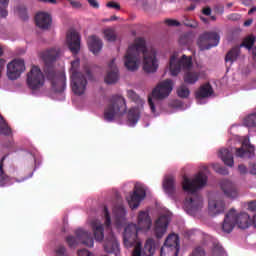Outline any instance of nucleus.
Returning a JSON list of instances; mask_svg holds the SVG:
<instances>
[{"label":"nucleus","instance_id":"603ef678","mask_svg":"<svg viewBox=\"0 0 256 256\" xmlns=\"http://www.w3.org/2000/svg\"><path fill=\"white\" fill-rule=\"evenodd\" d=\"M88 3L93 9H99V2L97 0H88Z\"/></svg>","mask_w":256,"mask_h":256},{"label":"nucleus","instance_id":"1a4fd4ad","mask_svg":"<svg viewBox=\"0 0 256 256\" xmlns=\"http://www.w3.org/2000/svg\"><path fill=\"white\" fill-rule=\"evenodd\" d=\"M75 236H68L66 238V243L69 245L71 248L77 247L79 243H82V245H85L86 247H93L95 245V241L93 240V236H91V233L83 230V229H78L75 231Z\"/></svg>","mask_w":256,"mask_h":256},{"label":"nucleus","instance_id":"9d476101","mask_svg":"<svg viewBox=\"0 0 256 256\" xmlns=\"http://www.w3.org/2000/svg\"><path fill=\"white\" fill-rule=\"evenodd\" d=\"M26 83L31 91H39L45 85V76L38 66H32L31 70L27 73Z\"/></svg>","mask_w":256,"mask_h":256},{"label":"nucleus","instance_id":"4be33fe9","mask_svg":"<svg viewBox=\"0 0 256 256\" xmlns=\"http://www.w3.org/2000/svg\"><path fill=\"white\" fill-rule=\"evenodd\" d=\"M235 223L238 225L239 229H249L253 225V220L249 214L243 212L237 215L235 212Z\"/></svg>","mask_w":256,"mask_h":256},{"label":"nucleus","instance_id":"e2e57ef3","mask_svg":"<svg viewBox=\"0 0 256 256\" xmlns=\"http://www.w3.org/2000/svg\"><path fill=\"white\" fill-rule=\"evenodd\" d=\"M252 23H253V20H252V19L246 20V21L244 22V27H249V26L252 25Z\"/></svg>","mask_w":256,"mask_h":256},{"label":"nucleus","instance_id":"aec40b11","mask_svg":"<svg viewBox=\"0 0 256 256\" xmlns=\"http://www.w3.org/2000/svg\"><path fill=\"white\" fill-rule=\"evenodd\" d=\"M235 209H231L224 218L223 224H222V230L224 233H231L233 229H235Z\"/></svg>","mask_w":256,"mask_h":256},{"label":"nucleus","instance_id":"412c9836","mask_svg":"<svg viewBox=\"0 0 256 256\" xmlns=\"http://www.w3.org/2000/svg\"><path fill=\"white\" fill-rule=\"evenodd\" d=\"M220 187L226 197H229L231 199H235V197H237V187H235V184H233V182L227 179L222 180L220 182Z\"/></svg>","mask_w":256,"mask_h":256},{"label":"nucleus","instance_id":"a211bd4d","mask_svg":"<svg viewBox=\"0 0 256 256\" xmlns=\"http://www.w3.org/2000/svg\"><path fill=\"white\" fill-rule=\"evenodd\" d=\"M236 157H253L255 155V146L251 144L249 138H245L242 141V146L236 148Z\"/></svg>","mask_w":256,"mask_h":256},{"label":"nucleus","instance_id":"c756f323","mask_svg":"<svg viewBox=\"0 0 256 256\" xmlns=\"http://www.w3.org/2000/svg\"><path fill=\"white\" fill-rule=\"evenodd\" d=\"M0 135H4V137H11V135H13V130L11 129V127H9V124L7 123L5 118H3L1 115H0Z\"/></svg>","mask_w":256,"mask_h":256},{"label":"nucleus","instance_id":"79ce46f5","mask_svg":"<svg viewBox=\"0 0 256 256\" xmlns=\"http://www.w3.org/2000/svg\"><path fill=\"white\" fill-rule=\"evenodd\" d=\"M104 217H105V225L106 227H111V215H109V208H107V206H104Z\"/></svg>","mask_w":256,"mask_h":256},{"label":"nucleus","instance_id":"052dcab7","mask_svg":"<svg viewBox=\"0 0 256 256\" xmlns=\"http://www.w3.org/2000/svg\"><path fill=\"white\" fill-rule=\"evenodd\" d=\"M3 67H5V60L0 59V78H1V73L3 72Z\"/></svg>","mask_w":256,"mask_h":256},{"label":"nucleus","instance_id":"a878e982","mask_svg":"<svg viewBox=\"0 0 256 256\" xmlns=\"http://www.w3.org/2000/svg\"><path fill=\"white\" fill-rule=\"evenodd\" d=\"M213 95V87L210 83H206L200 86V88L196 91L195 97L196 99H207V97H211Z\"/></svg>","mask_w":256,"mask_h":256},{"label":"nucleus","instance_id":"f704fd0d","mask_svg":"<svg viewBox=\"0 0 256 256\" xmlns=\"http://www.w3.org/2000/svg\"><path fill=\"white\" fill-rule=\"evenodd\" d=\"M256 37L255 35L251 34L248 35L243 39V42L240 44V47H245V49H248V51H251L253 49V45H255Z\"/></svg>","mask_w":256,"mask_h":256},{"label":"nucleus","instance_id":"bb28decb","mask_svg":"<svg viewBox=\"0 0 256 256\" xmlns=\"http://www.w3.org/2000/svg\"><path fill=\"white\" fill-rule=\"evenodd\" d=\"M163 189L169 197H173L175 195V177L167 176L163 181Z\"/></svg>","mask_w":256,"mask_h":256},{"label":"nucleus","instance_id":"c85d7f7f","mask_svg":"<svg viewBox=\"0 0 256 256\" xmlns=\"http://www.w3.org/2000/svg\"><path fill=\"white\" fill-rule=\"evenodd\" d=\"M239 53H241V48L239 46H235L231 50L228 51L225 57V62L230 63V65H233L235 61H237V58L239 57Z\"/></svg>","mask_w":256,"mask_h":256},{"label":"nucleus","instance_id":"72a5a7b5","mask_svg":"<svg viewBox=\"0 0 256 256\" xmlns=\"http://www.w3.org/2000/svg\"><path fill=\"white\" fill-rule=\"evenodd\" d=\"M5 159H7V156H3L0 160V187H5V185L9 183V176L3 171V163L5 162Z\"/></svg>","mask_w":256,"mask_h":256},{"label":"nucleus","instance_id":"2f4dec72","mask_svg":"<svg viewBox=\"0 0 256 256\" xmlns=\"http://www.w3.org/2000/svg\"><path fill=\"white\" fill-rule=\"evenodd\" d=\"M141 117V112L139 111V108H131L128 111V122L130 125H135Z\"/></svg>","mask_w":256,"mask_h":256},{"label":"nucleus","instance_id":"13d9d810","mask_svg":"<svg viewBox=\"0 0 256 256\" xmlns=\"http://www.w3.org/2000/svg\"><path fill=\"white\" fill-rule=\"evenodd\" d=\"M202 13H203L204 15H206L207 17H209V15H211V8H209V7L204 8V9L202 10Z\"/></svg>","mask_w":256,"mask_h":256},{"label":"nucleus","instance_id":"393cba45","mask_svg":"<svg viewBox=\"0 0 256 256\" xmlns=\"http://www.w3.org/2000/svg\"><path fill=\"white\" fill-rule=\"evenodd\" d=\"M88 47L94 55H97L103 49V41L98 36L92 35L88 37Z\"/></svg>","mask_w":256,"mask_h":256},{"label":"nucleus","instance_id":"cd10ccee","mask_svg":"<svg viewBox=\"0 0 256 256\" xmlns=\"http://www.w3.org/2000/svg\"><path fill=\"white\" fill-rule=\"evenodd\" d=\"M92 229H93V233L96 241H103V239H105L103 224L93 222Z\"/></svg>","mask_w":256,"mask_h":256},{"label":"nucleus","instance_id":"473e14b6","mask_svg":"<svg viewBox=\"0 0 256 256\" xmlns=\"http://www.w3.org/2000/svg\"><path fill=\"white\" fill-rule=\"evenodd\" d=\"M104 249L106 253H117L119 251V242L117 241V238H115V236H112V241L107 242L104 245Z\"/></svg>","mask_w":256,"mask_h":256},{"label":"nucleus","instance_id":"3c124183","mask_svg":"<svg viewBox=\"0 0 256 256\" xmlns=\"http://www.w3.org/2000/svg\"><path fill=\"white\" fill-rule=\"evenodd\" d=\"M65 251V246H58V248L56 249V255L63 256L65 255Z\"/></svg>","mask_w":256,"mask_h":256},{"label":"nucleus","instance_id":"69168bd1","mask_svg":"<svg viewBox=\"0 0 256 256\" xmlns=\"http://www.w3.org/2000/svg\"><path fill=\"white\" fill-rule=\"evenodd\" d=\"M197 6L195 4H191L188 8H187V11H195V8Z\"/></svg>","mask_w":256,"mask_h":256},{"label":"nucleus","instance_id":"6ab92c4d","mask_svg":"<svg viewBox=\"0 0 256 256\" xmlns=\"http://www.w3.org/2000/svg\"><path fill=\"white\" fill-rule=\"evenodd\" d=\"M35 23L39 27V29H49L51 27V23H53V19L51 15L47 12H39L35 16Z\"/></svg>","mask_w":256,"mask_h":256},{"label":"nucleus","instance_id":"9b49d317","mask_svg":"<svg viewBox=\"0 0 256 256\" xmlns=\"http://www.w3.org/2000/svg\"><path fill=\"white\" fill-rule=\"evenodd\" d=\"M219 41H221V36L217 32H204L199 36L197 45L200 51H209V49L217 47Z\"/></svg>","mask_w":256,"mask_h":256},{"label":"nucleus","instance_id":"7ed1b4c3","mask_svg":"<svg viewBox=\"0 0 256 256\" xmlns=\"http://www.w3.org/2000/svg\"><path fill=\"white\" fill-rule=\"evenodd\" d=\"M207 185V175L199 172L193 180L187 176L183 177L182 188L183 191L191 195L187 197L184 202V209L188 215H195L197 211L203 208V198L197 194L199 189H203Z\"/></svg>","mask_w":256,"mask_h":256},{"label":"nucleus","instance_id":"a19ab883","mask_svg":"<svg viewBox=\"0 0 256 256\" xmlns=\"http://www.w3.org/2000/svg\"><path fill=\"white\" fill-rule=\"evenodd\" d=\"M214 170L216 173H219V175H229V170L219 164L214 165Z\"/></svg>","mask_w":256,"mask_h":256},{"label":"nucleus","instance_id":"f3484780","mask_svg":"<svg viewBox=\"0 0 256 256\" xmlns=\"http://www.w3.org/2000/svg\"><path fill=\"white\" fill-rule=\"evenodd\" d=\"M108 72L104 78V81L107 85H115L119 81V69L117 64H115V59H112L108 64Z\"/></svg>","mask_w":256,"mask_h":256},{"label":"nucleus","instance_id":"c9c22d12","mask_svg":"<svg viewBox=\"0 0 256 256\" xmlns=\"http://www.w3.org/2000/svg\"><path fill=\"white\" fill-rule=\"evenodd\" d=\"M7 7H9V0H0V18L5 19L9 12L7 11Z\"/></svg>","mask_w":256,"mask_h":256},{"label":"nucleus","instance_id":"423d86ee","mask_svg":"<svg viewBox=\"0 0 256 256\" xmlns=\"http://www.w3.org/2000/svg\"><path fill=\"white\" fill-rule=\"evenodd\" d=\"M124 113H127V103L123 96H112L110 103L104 110V119L111 123L115 117H121Z\"/></svg>","mask_w":256,"mask_h":256},{"label":"nucleus","instance_id":"49530a36","mask_svg":"<svg viewBox=\"0 0 256 256\" xmlns=\"http://www.w3.org/2000/svg\"><path fill=\"white\" fill-rule=\"evenodd\" d=\"M106 7H109V9H116V11H119L121 9V5L115 1H110L106 4Z\"/></svg>","mask_w":256,"mask_h":256},{"label":"nucleus","instance_id":"09e8293b","mask_svg":"<svg viewBox=\"0 0 256 256\" xmlns=\"http://www.w3.org/2000/svg\"><path fill=\"white\" fill-rule=\"evenodd\" d=\"M148 104H149V107L151 109V112L155 113V111H156L155 103L153 102V98L151 96L148 97Z\"/></svg>","mask_w":256,"mask_h":256},{"label":"nucleus","instance_id":"b1692460","mask_svg":"<svg viewBox=\"0 0 256 256\" xmlns=\"http://www.w3.org/2000/svg\"><path fill=\"white\" fill-rule=\"evenodd\" d=\"M218 157L222 159L223 163L226 164L227 167H233V165H235V160H233V148L220 149Z\"/></svg>","mask_w":256,"mask_h":256},{"label":"nucleus","instance_id":"dca6fc26","mask_svg":"<svg viewBox=\"0 0 256 256\" xmlns=\"http://www.w3.org/2000/svg\"><path fill=\"white\" fill-rule=\"evenodd\" d=\"M147 196L145 189L141 187H135L133 193L128 198V205L132 209H137L141 205V201Z\"/></svg>","mask_w":256,"mask_h":256},{"label":"nucleus","instance_id":"de8ad7c7","mask_svg":"<svg viewBox=\"0 0 256 256\" xmlns=\"http://www.w3.org/2000/svg\"><path fill=\"white\" fill-rule=\"evenodd\" d=\"M183 25H185V27H191L192 29H195L197 27V22L193 20L185 19L183 21Z\"/></svg>","mask_w":256,"mask_h":256},{"label":"nucleus","instance_id":"f257e3e1","mask_svg":"<svg viewBox=\"0 0 256 256\" xmlns=\"http://www.w3.org/2000/svg\"><path fill=\"white\" fill-rule=\"evenodd\" d=\"M153 221L149 212L140 211L137 217V224H128L123 233V243L126 247H134L132 256H153L155 253V240L148 238L142 249L141 242L138 239L139 229L141 231H149Z\"/></svg>","mask_w":256,"mask_h":256},{"label":"nucleus","instance_id":"bf43d9fd","mask_svg":"<svg viewBox=\"0 0 256 256\" xmlns=\"http://www.w3.org/2000/svg\"><path fill=\"white\" fill-rule=\"evenodd\" d=\"M70 4L72 5V7H74L75 9H79L81 7V3L77 2V1H70Z\"/></svg>","mask_w":256,"mask_h":256},{"label":"nucleus","instance_id":"37998d69","mask_svg":"<svg viewBox=\"0 0 256 256\" xmlns=\"http://www.w3.org/2000/svg\"><path fill=\"white\" fill-rule=\"evenodd\" d=\"M190 256H207L205 254V249H203V247H196L192 253L190 254Z\"/></svg>","mask_w":256,"mask_h":256},{"label":"nucleus","instance_id":"4468645a","mask_svg":"<svg viewBox=\"0 0 256 256\" xmlns=\"http://www.w3.org/2000/svg\"><path fill=\"white\" fill-rule=\"evenodd\" d=\"M66 43L71 53L77 55L81 50V35H79V32L75 30L68 32L66 35Z\"/></svg>","mask_w":256,"mask_h":256},{"label":"nucleus","instance_id":"f03ea898","mask_svg":"<svg viewBox=\"0 0 256 256\" xmlns=\"http://www.w3.org/2000/svg\"><path fill=\"white\" fill-rule=\"evenodd\" d=\"M143 60V69L146 73H155L159 69L157 53L147 50V42L143 38H136L134 44L128 47L124 56V65L128 71H137L139 61Z\"/></svg>","mask_w":256,"mask_h":256},{"label":"nucleus","instance_id":"6e6552de","mask_svg":"<svg viewBox=\"0 0 256 256\" xmlns=\"http://www.w3.org/2000/svg\"><path fill=\"white\" fill-rule=\"evenodd\" d=\"M180 249L179 235L170 234L160 249V256H179Z\"/></svg>","mask_w":256,"mask_h":256},{"label":"nucleus","instance_id":"0e129e2a","mask_svg":"<svg viewBox=\"0 0 256 256\" xmlns=\"http://www.w3.org/2000/svg\"><path fill=\"white\" fill-rule=\"evenodd\" d=\"M251 175H256V164H254L250 170Z\"/></svg>","mask_w":256,"mask_h":256},{"label":"nucleus","instance_id":"5fc2aeb1","mask_svg":"<svg viewBox=\"0 0 256 256\" xmlns=\"http://www.w3.org/2000/svg\"><path fill=\"white\" fill-rule=\"evenodd\" d=\"M238 171H240L241 175H245V173H247V167L243 164H240L238 166Z\"/></svg>","mask_w":256,"mask_h":256},{"label":"nucleus","instance_id":"0eeeda50","mask_svg":"<svg viewBox=\"0 0 256 256\" xmlns=\"http://www.w3.org/2000/svg\"><path fill=\"white\" fill-rule=\"evenodd\" d=\"M193 67V58L191 56L183 55L179 59V53L174 52L169 61V69H170V75L172 77H177L181 73V71H188Z\"/></svg>","mask_w":256,"mask_h":256},{"label":"nucleus","instance_id":"2eb2a0df","mask_svg":"<svg viewBox=\"0 0 256 256\" xmlns=\"http://www.w3.org/2000/svg\"><path fill=\"white\" fill-rule=\"evenodd\" d=\"M169 227V217L162 215L154 223L152 229L153 235L156 239H163L165 233H167V228Z\"/></svg>","mask_w":256,"mask_h":256},{"label":"nucleus","instance_id":"6e6d98bb","mask_svg":"<svg viewBox=\"0 0 256 256\" xmlns=\"http://www.w3.org/2000/svg\"><path fill=\"white\" fill-rule=\"evenodd\" d=\"M21 18L23 19V21H27V19H29V17L27 16V8H25V7H22Z\"/></svg>","mask_w":256,"mask_h":256},{"label":"nucleus","instance_id":"4c0bfd02","mask_svg":"<svg viewBox=\"0 0 256 256\" xmlns=\"http://www.w3.org/2000/svg\"><path fill=\"white\" fill-rule=\"evenodd\" d=\"M104 37L107 39V41H116L117 35L115 34V30L108 28L104 30Z\"/></svg>","mask_w":256,"mask_h":256},{"label":"nucleus","instance_id":"4d7b16f0","mask_svg":"<svg viewBox=\"0 0 256 256\" xmlns=\"http://www.w3.org/2000/svg\"><path fill=\"white\" fill-rule=\"evenodd\" d=\"M248 209L250 211H256V201H252L248 204Z\"/></svg>","mask_w":256,"mask_h":256},{"label":"nucleus","instance_id":"864d4df0","mask_svg":"<svg viewBox=\"0 0 256 256\" xmlns=\"http://www.w3.org/2000/svg\"><path fill=\"white\" fill-rule=\"evenodd\" d=\"M228 19H230V21H239V19H241V16L239 14H230L228 16Z\"/></svg>","mask_w":256,"mask_h":256},{"label":"nucleus","instance_id":"338daca9","mask_svg":"<svg viewBox=\"0 0 256 256\" xmlns=\"http://www.w3.org/2000/svg\"><path fill=\"white\" fill-rule=\"evenodd\" d=\"M256 11V7H252L249 11H248V15H251L253 13H255Z\"/></svg>","mask_w":256,"mask_h":256},{"label":"nucleus","instance_id":"a18cd8bd","mask_svg":"<svg viewBox=\"0 0 256 256\" xmlns=\"http://www.w3.org/2000/svg\"><path fill=\"white\" fill-rule=\"evenodd\" d=\"M164 23H166L168 25V27H180L181 23L177 20H173V19H166L164 21Z\"/></svg>","mask_w":256,"mask_h":256},{"label":"nucleus","instance_id":"774afa93","mask_svg":"<svg viewBox=\"0 0 256 256\" xmlns=\"http://www.w3.org/2000/svg\"><path fill=\"white\" fill-rule=\"evenodd\" d=\"M252 225H254V227L256 229V215H254V217H253Z\"/></svg>","mask_w":256,"mask_h":256},{"label":"nucleus","instance_id":"39448f33","mask_svg":"<svg viewBox=\"0 0 256 256\" xmlns=\"http://www.w3.org/2000/svg\"><path fill=\"white\" fill-rule=\"evenodd\" d=\"M81 66V61L79 59H75L71 62L70 67V79H71V87L74 95H84L85 90L87 89V78L85 75L79 71V67Z\"/></svg>","mask_w":256,"mask_h":256},{"label":"nucleus","instance_id":"f8f14e48","mask_svg":"<svg viewBox=\"0 0 256 256\" xmlns=\"http://www.w3.org/2000/svg\"><path fill=\"white\" fill-rule=\"evenodd\" d=\"M25 71V61L16 58L7 64V77L10 81H17Z\"/></svg>","mask_w":256,"mask_h":256},{"label":"nucleus","instance_id":"e433bc0d","mask_svg":"<svg viewBox=\"0 0 256 256\" xmlns=\"http://www.w3.org/2000/svg\"><path fill=\"white\" fill-rule=\"evenodd\" d=\"M191 92L189 91V88L187 86L182 85L177 89V95L178 97H181V99H187Z\"/></svg>","mask_w":256,"mask_h":256},{"label":"nucleus","instance_id":"7c9ffc66","mask_svg":"<svg viewBox=\"0 0 256 256\" xmlns=\"http://www.w3.org/2000/svg\"><path fill=\"white\" fill-rule=\"evenodd\" d=\"M199 81V72L188 71L184 74V83L195 85Z\"/></svg>","mask_w":256,"mask_h":256},{"label":"nucleus","instance_id":"680f3d73","mask_svg":"<svg viewBox=\"0 0 256 256\" xmlns=\"http://www.w3.org/2000/svg\"><path fill=\"white\" fill-rule=\"evenodd\" d=\"M42 3H52V5H56L57 4V0H39Z\"/></svg>","mask_w":256,"mask_h":256},{"label":"nucleus","instance_id":"5701e85b","mask_svg":"<svg viewBox=\"0 0 256 256\" xmlns=\"http://www.w3.org/2000/svg\"><path fill=\"white\" fill-rule=\"evenodd\" d=\"M208 207L210 215L215 217V215H220L225 211V202L223 200H209Z\"/></svg>","mask_w":256,"mask_h":256},{"label":"nucleus","instance_id":"c03bdc74","mask_svg":"<svg viewBox=\"0 0 256 256\" xmlns=\"http://www.w3.org/2000/svg\"><path fill=\"white\" fill-rule=\"evenodd\" d=\"M223 247L215 246L212 250V256H223L224 255Z\"/></svg>","mask_w":256,"mask_h":256},{"label":"nucleus","instance_id":"ea45409f","mask_svg":"<svg viewBox=\"0 0 256 256\" xmlns=\"http://www.w3.org/2000/svg\"><path fill=\"white\" fill-rule=\"evenodd\" d=\"M127 97H128V99H131V101H134V103H141V98L133 90L127 91Z\"/></svg>","mask_w":256,"mask_h":256},{"label":"nucleus","instance_id":"20e7f679","mask_svg":"<svg viewBox=\"0 0 256 256\" xmlns=\"http://www.w3.org/2000/svg\"><path fill=\"white\" fill-rule=\"evenodd\" d=\"M61 49L58 47L50 48L41 53V57L46 65L44 72L48 81L51 82L52 89L55 93H63L67 87V77L65 73L55 71L53 63L59 59Z\"/></svg>","mask_w":256,"mask_h":256},{"label":"nucleus","instance_id":"58836bf2","mask_svg":"<svg viewBox=\"0 0 256 256\" xmlns=\"http://www.w3.org/2000/svg\"><path fill=\"white\" fill-rule=\"evenodd\" d=\"M244 124L246 127H256V113L250 114L245 118Z\"/></svg>","mask_w":256,"mask_h":256},{"label":"nucleus","instance_id":"ddd939ff","mask_svg":"<svg viewBox=\"0 0 256 256\" xmlns=\"http://www.w3.org/2000/svg\"><path fill=\"white\" fill-rule=\"evenodd\" d=\"M171 91H173V80L166 79L160 82L157 87L152 91L153 99H165L171 95Z\"/></svg>","mask_w":256,"mask_h":256},{"label":"nucleus","instance_id":"8fccbe9b","mask_svg":"<svg viewBox=\"0 0 256 256\" xmlns=\"http://www.w3.org/2000/svg\"><path fill=\"white\" fill-rule=\"evenodd\" d=\"M78 256H93L87 249L78 250Z\"/></svg>","mask_w":256,"mask_h":256}]
</instances>
